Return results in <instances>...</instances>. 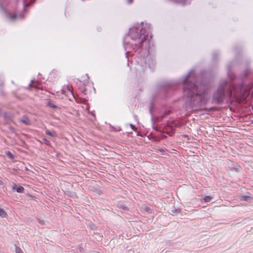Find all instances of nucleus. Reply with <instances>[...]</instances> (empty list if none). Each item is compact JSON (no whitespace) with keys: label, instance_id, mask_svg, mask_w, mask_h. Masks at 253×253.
<instances>
[{"label":"nucleus","instance_id":"obj_1","mask_svg":"<svg viewBox=\"0 0 253 253\" xmlns=\"http://www.w3.org/2000/svg\"><path fill=\"white\" fill-rule=\"evenodd\" d=\"M230 78L229 82L225 80H221L219 82L218 88L212 95L213 102L221 104L224 101L241 102L245 100L250 95L253 96L251 91L253 87L252 84H247L242 83L240 84L237 85L233 82V79Z\"/></svg>","mask_w":253,"mask_h":253},{"label":"nucleus","instance_id":"obj_2","mask_svg":"<svg viewBox=\"0 0 253 253\" xmlns=\"http://www.w3.org/2000/svg\"><path fill=\"white\" fill-rule=\"evenodd\" d=\"M193 72V70L190 71L182 80L183 94L187 97L185 108L187 111L200 109L207 102L205 98V91L204 89L201 90V86L198 87V82H196L193 84L188 81Z\"/></svg>","mask_w":253,"mask_h":253},{"label":"nucleus","instance_id":"obj_3","mask_svg":"<svg viewBox=\"0 0 253 253\" xmlns=\"http://www.w3.org/2000/svg\"><path fill=\"white\" fill-rule=\"evenodd\" d=\"M150 30V24L143 22L136 24L129 29V33L124 39V47L132 49L135 51L143 47L145 44V48H149L150 41L148 40Z\"/></svg>","mask_w":253,"mask_h":253},{"label":"nucleus","instance_id":"obj_4","mask_svg":"<svg viewBox=\"0 0 253 253\" xmlns=\"http://www.w3.org/2000/svg\"><path fill=\"white\" fill-rule=\"evenodd\" d=\"M169 212L171 215H175L180 212V210L176 209L175 207H170L168 210Z\"/></svg>","mask_w":253,"mask_h":253},{"label":"nucleus","instance_id":"obj_5","mask_svg":"<svg viewBox=\"0 0 253 253\" xmlns=\"http://www.w3.org/2000/svg\"><path fill=\"white\" fill-rule=\"evenodd\" d=\"M253 200L250 194H248L247 195L242 196L240 197V200L250 202Z\"/></svg>","mask_w":253,"mask_h":253},{"label":"nucleus","instance_id":"obj_6","mask_svg":"<svg viewBox=\"0 0 253 253\" xmlns=\"http://www.w3.org/2000/svg\"><path fill=\"white\" fill-rule=\"evenodd\" d=\"M13 190H16V191L18 193H23L24 192V188L22 186H17L16 185H15L13 186Z\"/></svg>","mask_w":253,"mask_h":253},{"label":"nucleus","instance_id":"obj_7","mask_svg":"<svg viewBox=\"0 0 253 253\" xmlns=\"http://www.w3.org/2000/svg\"><path fill=\"white\" fill-rule=\"evenodd\" d=\"M39 84V83L38 81H34V80H32L29 85L30 87H34L36 89H39L40 87L38 86Z\"/></svg>","mask_w":253,"mask_h":253},{"label":"nucleus","instance_id":"obj_8","mask_svg":"<svg viewBox=\"0 0 253 253\" xmlns=\"http://www.w3.org/2000/svg\"><path fill=\"white\" fill-rule=\"evenodd\" d=\"M20 121L26 125H29L30 124V120L25 116L22 118Z\"/></svg>","mask_w":253,"mask_h":253},{"label":"nucleus","instance_id":"obj_9","mask_svg":"<svg viewBox=\"0 0 253 253\" xmlns=\"http://www.w3.org/2000/svg\"><path fill=\"white\" fill-rule=\"evenodd\" d=\"M45 134L48 135H49L51 137H55L56 136V133L55 132H51L50 130H45Z\"/></svg>","mask_w":253,"mask_h":253},{"label":"nucleus","instance_id":"obj_10","mask_svg":"<svg viewBox=\"0 0 253 253\" xmlns=\"http://www.w3.org/2000/svg\"><path fill=\"white\" fill-rule=\"evenodd\" d=\"M170 111L169 110H165L164 112L163 113L162 115L160 117V120H163L167 115L170 113Z\"/></svg>","mask_w":253,"mask_h":253},{"label":"nucleus","instance_id":"obj_11","mask_svg":"<svg viewBox=\"0 0 253 253\" xmlns=\"http://www.w3.org/2000/svg\"><path fill=\"white\" fill-rule=\"evenodd\" d=\"M0 216L1 217H6L7 216L6 212L1 208H0Z\"/></svg>","mask_w":253,"mask_h":253},{"label":"nucleus","instance_id":"obj_12","mask_svg":"<svg viewBox=\"0 0 253 253\" xmlns=\"http://www.w3.org/2000/svg\"><path fill=\"white\" fill-rule=\"evenodd\" d=\"M212 199V197L211 196H205L203 198V200L205 202H209L211 201V200Z\"/></svg>","mask_w":253,"mask_h":253},{"label":"nucleus","instance_id":"obj_13","mask_svg":"<svg viewBox=\"0 0 253 253\" xmlns=\"http://www.w3.org/2000/svg\"><path fill=\"white\" fill-rule=\"evenodd\" d=\"M47 106L51 108H57V106H56L55 105L53 104V103H52L51 101H49L48 102Z\"/></svg>","mask_w":253,"mask_h":253},{"label":"nucleus","instance_id":"obj_14","mask_svg":"<svg viewBox=\"0 0 253 253\" xmlns=\"http://www.w3.org/2000/svg\"><path fill=\"white\" fill-rule=\"evenodd\" d=\"M6 155L9 159H14V156L10 152L8 151L7 152H6Z\"/></svg>","mask_w":253,"mask_h":253},{"label":"nucleus","instance_id":"obj_15","mask_svg":"<svg viewBox=\"0 0 253 253\" xmlns=\"http://www.w3.org/2000/svg\"><path fill=\"white\" fill-rule=\"evenodd\" d=\"M42 141L45 143V144L48 146H50L51 145V143L50 142V141H49L48 140H47V139L46 138H43L42 139Z\"/></svg>","mask_w":253,"mask_h":253},{"label":"nucleus","instance_id":"obj_16","mask_svg":"<svg viewBox=\"0 0 253 253\" xmlns=\"http://www.w3.org/2000/svg\"><path fill=\"white\" fill-rule=\"evenodd\" d=\"M16 253H24V252L21 250V249L17 247L15 248Z\"/></svg>","mask_w":253,"mask_h":253},{"label":"nucleus","instance_id":"obj_17","mask_svg":"<svg viewBox=\"0 0 253 253\" xmlns=\"http://www.w3.org/2000/svg\"><path fill=\"white\" fill-rule=\"evenodd\" d=\"M130 126L131 128L133 130H135V129H136L135 126L132 124H130Z\"/></svg>","mask_w":253,"mask_h":253},{"label":"nucleus","instance_id":"obj_18","mask_svg":"<svg viewBox=\"0 0 253 253\" xmlns=\"http://www.w3.org/2000/svg\"><path fill=\"white\" fill-rule=\"evenodd\" d=\"M25 0H23V9L25 10V7L27 6V4L25 1Z\"/></svg>","mask_w":253,"mask_h":253},{"label":"nucleus","instance_id":"obj_19","mask_svg":"<svg viewBox=\"0 0 253 253\" xmlns=\"http://www.w3.org/2000/svg\"><path fill=\"white\" fill-rule=\"evenodd\" d=\"M182 5H184L185 4H186V2H185V1H180L179 2Z\"/></svg>","mask_w":253,"mask_h":253},{"label":"nucleus","instance_id":"obj_20","mask_svg":"<svg viewBox=\"0 0 253 253\" xmlns=\"http://www.w3.org/2000/svg\"><path fill=\"white\" fill-rule=\"evenodd\" d=\"M132 0H127V3L128 4L132 3Z\"/></svg>","mask_w":253,"mask_h":253},{"label":"nucleus","instance_id":"obj_21","mask_svg":"<svg viewBox=\"0 0 253 253\" xmlns=\"http://www.w3.org/2000/svg\"><path fill=\"white\" fill-rule=\"evenodd\" d=\"M228 76L230 77V76H231V75L230 74V72H229V71L228 70Z\"/></svg>","mask_w":253,"mask_h":253},{"label":"nucleus","instance_id":"obj_22","mask_svg":"<svg viewBox=\"0 0 253 253\" xmlns=\"http://www.w3.org/2000/svg\"><path fill=\"white\" fill-rule=\"evenodd\" d=\"M3 183V182L1 180H0V185L2 184Z\"/></svg>","mask_w":253,"mask_h":253},{"label":"nucleus","instance_id":"obj_23","mask_svg":"<svg viewBox=\"0 0 253 253\" xmlns=\"http://www.w3.org/2000/svg\"><path fill=\"white\" fill-rule=\"evenodd\" d=\"M71 93L73 95V93L72 91H71Z\"/></svg>","mask_w":253,"mask_h":253},{"label":"nucleus","instance_id":"obj_24","mask_svg":"<svg viewBox=\"0 0 253 253\" xmlns=\"http://www.w3.org/2000/svg\"><path fill=\"white\" fill-rule=\"evenodd\" d=\"M150 112L151 113H152V110H151V109H150Z\"/></svg>","mask_w":253,"mask_h":253},{"label":"nucleus","instance_id":"obj_25","mask_svg":"<svg viewBox=\"0 0 253 253\" xmlns=\"http://www.w3.org/2000/svg\"><path fill=\"white\" fill-rule=\"evenodd\" d=\"M128 53V51H127V52H126V54L127 55Z\"/></svg>","mask_w":253,"mask_h":253},{"label":"nucleus","instance_id":"obj_26","mask_svg":"<svg viewBox=\"0 0 253 253\" xmlns=\"http://www.w3.org/2000/svg\"><path fill=\"white\" fill-rule=\"evenodd\" d=\"M252 124H253V120L251 121Z\"/></svg>","mask_w":253,"mask_h":253}]
</instances>
